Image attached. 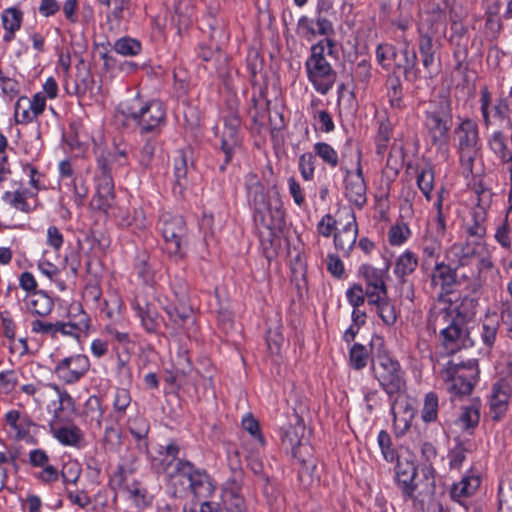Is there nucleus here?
Masks as SVG:
<instances>
[{
	"instance_id": "35",
	"label": "nucleus",
	"mask_w": 512,
	"mask_h": 512,
	"mask_svg": "<svg viewBox=\"0 0 512 512\" xmlns=\"http://www.w3.org/2000/svg\"><path fill=\"white\" fill-rule=\"evenodd\" d=\"M487 145L501 164L512 162V149L509 147L507 137L503 131H494L489 136Z\"/></svg>"
},
{
	"instance_id": "64",
	"label": "nucleus",
	"mask_w": 512,
	"mask_h": 512,
	"mask_svg": "<svg viewBox=\"0 0 512 512\" xmlns=\"http://www.w3.org/2000/svg\"><path fill=\"white\" fill-rule=\"evenodd\" d=\"M316 157L313 153H303L299 157L298 168L302 178L305 181H311L314 178Z\"/></svg>"
},
{
	"instance_id": "4",
	"label": "nucleus",
	"mask_w": 512,
	"mask_h": 512,
	"mask_svg": "<svg viewBox=\"0 0 512 512\" xmlns=\"http://www.w3.org/2000/svg\"><path fill=\"white\" fill-rule=\"evenodd\" d=\"M379 386L391 400L406 390L405 372L399 361L386 352L373 356L370 367Z\"/></svg>"
},
{
	"instance_id": "61",
	"label": "nucleus",
	"mask_w": 512,
	"mask_h": 512,
	"mask_svg": "<svg viewBox=\"0 0 512 512\" xmlns=\"http://www.w3.org/2000/svg\"><path fill=\"white\" fill-rule=\"evenodd\" d=\"M118 489L126 492L129 498L137 504L145 503L147 497V489L139 480H133L131 483H126Z\"/></svg>"
},
{
	"instance_id": "58",
	"label": "nucleus",
	"mask_w": 512,
	"mask_h": 512,
	"mask_svg": "<svg viewBox=\"0 0 512 512\" xmlns=\"http://www.w3.org/2000/svg\"><path fill=\"white\" fill-rule=\"evenodd\" d=\"M30 326L32 333L47 336L52 339H56L60 334L58 321L51 323L41 319H35L31 322Z\"/></svg>"
},
{
	"instance_id": "22",
	"label": "nucleus",
	"mask_w": 512,
	"mask_h": 512,
	"mask_svg": "<svg viewBox=\"0 0 512 512\" xmlns=\"http://www.w3.org/2000/svg\"><path fill=\"white\" fill-rule=\"evenodd\" d=\"M4 421L15 440H23L27 443L35 442V438L31 435V427L36 424L27 413L15 409L9 410L4 415Z\"/></svg>"
},
{
	"instance_id": "16",
	"label": "nucleus",
	"mask_w": 512,
	"mask_h": 512,
	"mask_svg": "<svg viewBox=\"0 0 512 512\" xmlns=\"http://www.w3.org/2000/svg\"><path fill=\"white\" fill-rule=\"evenodd\" d=\"M96 194L91 205L100 211L107 212L114 201V182L111 169L107 168L105 160L97 161Z\"/></svg>"
},
{
	"instance_id": "60",
	"label": "nucleus",
	"mask_w": 512,
	"mask_h": 512,
	"mask_svg": "<svg viewBox=\"0 0 512 512\" xmlns=\"http://www.w3.org/2000/svg\"><path fill=\"white\" fill-rule=\"evenodd\" d=\"M117 422H107L104 428L103 443L109 448H115L122 442V431Z\"/></svg>"
},
{
	"instance_id": "5",
	"label": "nucleus",
	"mask_w": 512,
	"mask_h": 512,
	"mask_svg": "<svg viewBox=\"0 0 512 512\" xmlns=\"http://www.w3.org/2000/svg\"><path fill=\"white\" fill-rule=\"evenodd\" d=\"M480 369L478 361L470 359L467 362H447L440 372L445 389L455 396L470 395L479 381Z\"/></svg>"
},
{
	"instance_id": "44",
	"label": "nucleus",
	"mask_w": 512,
	"mask_h": 512,
	"mask_svg": "<svg viewBox=\"0 0 512 512\" xmlns=\"http://www.w3.org/2000/svg\"><path fill=\"white\" fill-rule=\"evenodd\" d=\"M368 304L376 307V312L385 325L392 326L396 323L398 312L394 303L388 298V294L379 297L378 301L368 302Z\"/></svg>"
},
{
	"instance_id": "48",
	"label": "nucleus",
	"mask_w": 512,
	"mask_h": 512,
	"mask_svg": "<svg viewBox=\"0 0 512 512\" xmlns=\"http://www.w3.org/2000/svg\"><path fill=\"white\" fill-rule=\"evenodd\" d=\"M352 79L363 88H367L372 79V64L367 59L357 62L351 71Z\"/></svg>"
},
{
	"instance_id": "56",
	"label": "nucleus",
	"mask_w": 512,
	"mask_h": 512,
	"mask_svg": "<svg viewBox=\"0 0 512 512\" xmlns=\"http://www.w3.org/2000/svg\"><path fill=\"white\" fill-rule=\"evenodd\" d=\"M37 266H38V269L40 270V272L44 276H46L50 281L55 282L57 287L60 290H62V291L65 290V288H66L65 282L60 279V274H61L60 269L53 263L49 262L45 258V254L38 261Z\"/></svg>"
},
{
	"instance_id": "62",
	"label": "nucleus",
	"mask_w": 512,
	"mask_h": 512,
	"mask_svg": "<svg viewBox=\"0 0 512 512\" xmlns=\"http://www.w3.org/2000/svg\"><path fill=\"white\" fill-rule=\"evenodd\" d=\"M1 19L4 29L18 31L21 28L23 13L18 8L10 7L3 11Z\"/></svg>"
},
{
	"instance_id": "19",
	"label": "nucleus",
	"mask_w": 512,
	"mask_h": 512,
	"mask_svg": "<svg viewBox=\"0 0 512 512\" xmlns=\"http://www.w3.org/2000/svg\"><path fill=\"white\" fill-rule=\"evenodd\" d=\"M58 322L60 334L75 339L86 336L91 326L90 316L83 310L80 304L71 307L67 321Z\"/></svg>"
},
{
	"instance_id": "17",
	"label": "nucleus",
	"mask_w": 512,
	"mask_h": 512,
	"mask_svg": "<svg viewBox=\"0 0 512 512\" xmlns=\"http://www.w3.org/2000/svg\"><path fill=\"white\" fill-rule=\"evenodd\" d=\"M388 266L384 269H378L370 264H362L358 269V274L365 282V295L368 302H375L379 297L388 294L386 285V275Z\"/></svg>"
},
{
	"instance_id": "28",
	"label": "nucleus",
	"mask_w": 512,
	"mask_h": 512,
	"mask_svg": "<svg viewBox=\"0 0 512 512\" xmlns=\"http://www.w3.org/2000/svg\"><path fill=\"white\" fill-rule=\"evenodd\" d=\"M242 483L236 476L226 481L222 502L227 512H247L246 502L241 495Z\"/></svg>"
},
{
	"instance_id": "51",
	"label": "nucleus",
	"mask_w": 512,
	"mask_h": 512,
	"mask_svg": "<svg viewBox=\"0 0 512 512\" xmlns=\"http://www.w3.org/2000/svg\"><path fill=\"white\" fill-rule=\"evenodd\" d=\"M127 427L130 434L138 442L145 440L150 431L149 421L141 415L129 418L127 420Z\"/></svg>"
},
{
	"instance_id": "13",
	"label": "nucleus",
	"mask_w": 512,
	"mask_h": 512,
	"mask_svg": "<svg viewBox=\"0 0 512 512\" xmlns=\"http://www.w3.org/2000/svg\"><path fill=\"white\" fill-rule=\"evenodd\" d=\"M404 62H396L398 56V49L389 43H381L376 47V60L378 64L384 69L389 70L391 62L395 63V68H403L404 78L408 82H416L420 79V69L418 67V57L414 50H409L408 46L401 51Z\"/></svg>"
},
{
	"instance_id": "45",
	"label": "nucleus",
	"mask_w": 512,
	"mask_h": 512,
	"mask_svg": "<svg viewBox=\"0 0 512 512\" xmlns=\"http://www.w3.org/2000/svg\"><path fill=\"white\" fill-rule=\"evenodd\" d=\"M499 326L500 321L496 316H486L481 323L480 338L488 350L495 345Z\"/></svg>"
},
{
	"instance_id": "53",
	"label": "nucleus",
	"mask_w": 512,
	"mask_h": 512,
	"mask_svg": "<svg viewBox=\"0 0 512 512\" xmlns=\"http://www.w3.org/2000/svg\"><path fill=\"white\" fill-rule=\"evenodd\" d=\"M315 157L321 160L331 168H335L339 164V156L337 151L326 142H317L313 146Z\"/></svg>"
},
{
	"instance_id": "25",
	"label": "nucleus",
	"mask_w": 512,
	"mask_h": 512,
	"mask_svg": "<svg viewBox=\"0 0 512 512\" xmlns=\"http://www.w3.org/2000/svg\"><path fill=\"white\" fill-rule=\"evenodd\" d=\"M394 470L395 480L403 497L406 500L413 499L417 489V483L415 482V478L417 476L416 465L411 461H401L398 459Z\"/></svg>"
},
{
	"instance_id": "43",
	"label": "nucleus",
	"mask_w": 512,
	"mask_h": 512,
	"mask_svg": "<svg viewBox=\"0 0 512 512\" xmlns=\"http://www.w3.org/2000/svg\"><path fill=\"white\" fill-rule=\"evenodd\" d=\"M484 245L481 241H466L460 246L458 253V267L469 266L476 262L479 254L483 252Z\"/></svg>"
},
{
	"instance_id": "49",
	"label": "nucleus",
	"mask_w": 512,
	"mask_h": 512,
	"mask_svg": "<svg viewBox=\"0 0 512 512\" xmlns=\"http://www.w3.org/2000/svg\"><path fill=\"white\" fill-rule=\"evenodd\" d=\"M113 49L122 56L133 57L141 53L142 44L135 38L125 36L115 41Z\"/></svg>"
},
{
	"instance_id": "47",
	"label": "nucleus",
	"mask_w": 512,
	"mask_h": 512,
	"mask_svg": "<svg viewBox=\"0 0 512 512\" xmlns=\"http://www.w3.org/2000/svg\"><path fill=\"white\" fill-rule=\"evenodd\" d=\"M132 402L130 391L126 388H116L113 396V412L115 421L123 419Z\"/></svg>"
},
{
	"instance_id": "32",
	"label": "nucleus",
	"mask_w": 512,
	"mask_h": 512,
	"mask_svg": "<svg viewBox=\"0 0 512 512\" xmlns=\"http://www.w3.org/2000/svg\"><path fill=\"white\" fill-rule=\"evenodd\" d=\"M24 301L26 309L39 317L48 316L54 308L53 299L42 290L27 294Z\"/></svg>"
},
{
	"instance_id": "46",
	"label": "nucleus",
	"mask_w": 512,
	"mask_h": 512,
	"mask_svg": "<svg viewBox=\"0 0 512 512\" xmlns=\"http://www.w3.org/2000/svg\"><path fill=\"white\" fill-rule=\"evenodd\" d=\"M478 306L479 301L477 298L464 296L455 308H451V310L454 311V317L467 323L476 316Z\"/></svg>"
},
{
	"instance_id": "2",
	"label": "nucleus",
	"mask_w": 512,
	"mask_h": 512,
	"mask_svg": "<svg viewBox=\"0 0 512 512\" xmlns=\"http://www.w3.org/2000/svg\"><path fill=\"white\" fill-rule=\"evenodd\" d=\"M142 137L159 136L166 123V109L159 100L145 101L139 96L130 100L122 111Z\"/></svg>"
},
{
	"instance_id": "36",
	"label": "nucleus",
	"mask_w": 512,
	"mask_h": 512,
	"mask_svg": "<svg viewBox=\"0 0 512 512\" xmlns=\"http://www.w3.org/2000/svg\"><path fill=\"white\" fill-rule=\"evenodd\" d=\"M46 387L53 389L57 395V400L52 402L53 409V419L51 422L57 423L60 420L63 412L65 411H74L75 409V401L70 393L61 388L58 384L48 383Z\"/></svg>"
},
{
	"instance_id": "41",
	"label": "nucleus",
	"mask_w": 512,
	"mask_h": 512,
	"mask_svg": "<svg viewBox=\"0 0 512 512\" xmlns=\"http://www.w3.org/2000/svg\"><path fill=\"white\" fill-rule=\"evenodd\" d=\"M454 446L448 452L449 466L451 469H460L466 460L468 453L473 450V442L470 439L454 438Z\"/></svg>"
},
{
	"instance_id": "15",
	"label": "nucleus",
	"mask_w": 512,
	"mask_h": 512,
	"mask_svg": "<svg viewBox=\"0 0 512 512\" xmlns=\"http://www.w3.org/2000/svg\"><path fill=\"white\" fill-rule=\"evenodd\" d=\"M417 267V255L410 250H406L397 257L393 269L400 295L410 301H413L415 297V289L413 282L408 279V276L414 273Z\"/></svg>"
},
{
	"instance_id": "11",
	"label": "nucleus",
	"mask_w": 512,
	"mask_h": 512,
	"mask_svg": "<svg viewBox=\"0 0 512 512\" xmlns=\"http://www.w3.org/2000/svg\"><path fill=\"white\" fill-rule=\"evenodd\" d=\"M175 474L187 482V490L199 500L210 498L216 490L215 481L207 470L189 460L178 459Z\"/></svg>"
},
{
	"instance_id": "20",
	"label": "nucleus",
	"mask_w": 512,
	"mask_h": 512,
	"mask_svg": "<svg viewBox=\"0 0 512 512\" xmlns=\"http://www.w3.org/2000/svg\"><path fill=\"white\" fill-rule=\"evenodd\" d=\"M342 170L345 173V195L355 206L362 207L366 201V183L361 166V158L358 157L356 171L352 173L349 169Z\"/></svg>"
},
{
	"instance_id": "34",
	"label": "nucleus",
	"mask_w": 512,
	"mask_h": 512,
	"mask_svg": "<svg viewBox=\"0 0 512 512\" xmlns=\"http://www.w3.org/2000/svg\"><path fill=\"white\" fill-rule=\"evenodd\" d=\"M128 151L129 145L122 137H115L113 139V148L107 154L101 153L97 157L98 160H105L107 168L111 169L115 164L118 166L128 165Z\"/></svg>"
},
{
	"instance_id": "38",
	"label": "nucleus",
	"mask_w": 512,
	"mask_h": 512,
	"mask_svg": "<svg viewBox=\"0 0 512 512\" xmlns=\"http://www.w3.org/2000/svg\"><path fill=\"white\" fill-rule=\"evenodd\" d=\"M444 235H438L433 230L427 229L423 235L421 247L423 252L422 268H425L428 260L438 259L442 250L441 239Z\"/></svg>"
},
{
	"instance_id": "31",
	"label": "nucleus",
	"mask_w": 512,
	"mask_h": 512,
	"mask_svg": "<svg viewBox=\"0 0 512 512\" xmlns=\"http://www.w3.org/2000/svg\"><path fill=\"white\" fill-rule=\"evenodd\" d=\"M49 426L53 437L64 446H78L83 440L82 430L74 423L57 426L56 423L50 422Z\"/></svg>"
},
{
	"instance_id": "42",
	"label": "nucleus",
	"mask_w": 512,
	"mask_h": 512,
	"mask_svg": "<svg viewBox=\"0 0 512 512\" xmlns=\"http://www.w3.org/2000/svg\"><path fill=\"white\" fill-rule=\"evenodd\" d=\"M480 407L479 401H473L470 405L461 408V414L458 422L462 429L472 434L473 430L479 425L480 422Z\"/></svg>"
},
{
	"instance_id": "24",
	"label": "nucleus",
	"mask_w": 512,
	"mask_h": 512,
	"mask_svg": "<svg viewBox=\"0 0 512 512\" xmlns=\"http://www.w3.org/2000/svg\"><path fill=\"white\" fill-rule=\"evenodd\" d=\"M511 393V386L503 379L493 385L492 394L489 400V414L493 421L498 422L506 415Z\"/></svg>"
},
{
	"instance_id": "8",
	"label": "nucleus",
	"mask_w": 512,
	"mask_h": 512,
	"mask_svg": "<svg viewBox=\"0 0 512 512\" xmlns=\"http://www.w3.org/2000/svg\"><path fill=\"white\" fill-rule=\"evenodd\" d=\"M167 253L177 259H184L187 253L188 229L181 215L163 213L158 221Z\"/></svg>"
},
{
	"instance_id": "30",
	"label": "nucleus",
	"mask_w": 512,
	"mask_h": 512,
	"mask_svg": "<svg viewBox=\"0 0 512 512\" xmlns=\"http://www.w3.org/2000/svg\"><path fill=\"white\" fill-rule=\"evenodd\" d=\"M139 458L136 454L130 453L123 456L114 471L110 483L114 488H119L127 483L128 477L138 470Z\"/></svg>"
},
{
	"instance_id": "1",
	"label": "nucleus",
	"mask_w": 512,
	"mask_h": 512,
	"mask_svg": "<svg viewBox=\"0 0 512 512\" xmlns=\"http://www.w3.org/2000/svg\"><path fill=\"white\" fill-rule=\"evenodd\" d=\"M246 198L256 229L259 232L261 241L264 240V231H266V241L272 243L276 234L285 226V210L279 196L272 198L269 196L264 184L258 175L249 172L244 177Z\"/></svg>"
},
{
	"instance_id": "33",
	"label": "nucleus",
	"mask_w": 512,
	"mask_h": 512,
	"mask_svg": "<svg viewBox=\"0 0 512 512\" xmlns=\"http://www.w3.org/2000/svg\"><path fill=\"white\" fill-rule=\"evenodd\" d=\"M193 168V163H188V157L184 151H179L178 156L174 159V185L173 193L183 196L188 187L187 175L189 169Z\"/></svg>"
},
{
	"instance_id": "6",
	"label": "nucleus",
	"mask_w": 512,
	"mask_h": 512,
	"mask_svg": "<svg viewBox=\"0 0 512 512\" xmlns=\"http://www.w3.org/2000/svg\"><path fill=\"white\" fill-rule=\"evenodd\" d=\"M459 162L467 173H472L474 162L480 150L479 126L469 117L459 118L453 131Z\"/></svg>"
},
{
	"instance_id": "18",
	"label": "nucleus",
	"mask_w": 512,
	"mask_h": 512,
	"mask_svg": "<svg viewBox=\"0 0 512 512\" xmlns=\"http://www.w3.org/2000/svg\"><path fill=\"white\" fill-rule=\"evenodd\" d=\"M28 464L31 468L38 469L32 476L43 485H52L60 478L58 468L50 463V457L44 449L36 448L29 451Z\"/></svg>"
},
{
	"instance_id": "3",
	"label": "nucleus",
	"mask_w": 512,
	"mask_h": 512,
	"mask_svg": "<svg viewBox=\"0 0 512 512\" xmlns=\"http://www.w3.org/2000/svg\"><path fill=\"white\" fill-rule=\"evenodd\" d=\"M453 126V109L451 100L446 97L431 100L424 111L423 127L432 146L441 149L449 141Z\"/></svg>"
},
{
	"instance_id": "21",
	"label": "nucleus",
	"mask_w": 512,
	"mask_h": 512,
	"mask_svg": "<svg viewBox=\"0 0 512 512\" xmlns=\"http://www.w3.org/2000/svg\"><path fill=\"white\" fill-rule=\"evenodd\" d=\"M297 33L307 40L320 36H334L335 29L328 16L315 14L314 18L301 16L297 23Z\"/></svg>"
},
{
	"instance_id": "40",
	"label": "nucleus",
	"mask_w": 512,
	"mask_h": 512,
	"mask_svg": "<svg viewBox=\"0 0 512 512\" xmlns=\"http://www.w3.org/2000/svg\"><path fill=\"white\" fill-rule=\"evenodd\" d=\"M105 409L100 397L91 395L84 403L82 415L87 423L100 429Z\"/></svg>"
},
{
	"instance_id": "12",
	"label": "nucleus",
	"mask_w": 512,
	"mask_h": 512,
	"mask_svg": "<svg viewBox=\"0 0 512 512\" xmlns=\"http://www.w3.org/2000/svg\"><path fill=\"white\" fill-rule=\"evenodd\" d=\"M305 424L303 419L297 416L294 425H289L281 430V442L285 449L290 450L294 458L302 464L299 474L304 472H312L316 468L315 460L311 454L312 447L303 442L305 434Z\"/></svg>"
},
{
	"instance_id": "55",
	"label": "nucleus",
	"mask_w": 512,
	"mask_h": 512,
	"mask_svg": "<svg viewBox=\"0 0 512 512\" xmlns=\"http://www.w3.org/2000/svg\"><path fill=\"white\" fill-rule=\"evenodd\" d=\"M417 186L425 198L431 200L434 188V170L431 165L424 166L417 175Z\"/></svg>"
},
{
	"instance_id": "10",
	"label": "nucleus",
	"mask_w": 512,
	"mask_h": 512,
	"mask_svg": "<svg viewBox=\"0 0 512 512\" xmlns=\"http://www.w3.org/2000/svg\"><path fill=\"white\" fill-rule=\"evenodd\" d=\"M305 69L308 80L318 93L326 95L332 89L337 74L323 54L322 46H311Z\"/></svg>"
},
{
	"instance_id": "52",
	"label": "nucleus",
	"mask_w": 512,
	"mask_h": 512,
	"mask_svg": "<svg viewBox=\"0 0 512 512\" xmlns=\"http://www.w3.org/2000/svg\"><path fill=\"white\" fill-rule=\"evenodd\" d=\"M14 117L17 124H28L36 119L31 104H29V98L27 96H21L15 103Z\"/></svg>"
},
{
	"instance_id": "26",
	"label": "nucleus",
	"mask_w": 512,
	"mask_h": 512,
	"mask_svg": "<svg viewBox=\"0 0 512 512\" xmlns=\"http://www.w3.org/2000/svg\"><path fill=\"white\" fill-rule=\"evenodd\" d=\"M457 267L452 268L450 265L441 261L435 262L434 268L430 275L431 285L433 287H439L440 296H446L453 292V288L458 284L457 280Z\"/></svg>"
},
{
	"instance_id": "29",
	"label": "nucleus",
	"mask_w": 512,
	"mask_h": 512,
	"mask_svg": "<svg viewBox=\"0 0 512 512\" xmlns=\"http://www.w3.org/2000/svg\"><path fill=\"white\" fill-rule=\"evenodd\" d=\"M358 236V225L354 214H351V220L344 227L334 232L335 249L342 253V256L348 257L352 251Z\"/></svg>"
},
{
	"instance_id": "23",
	"label": "nucleus",
	"mask_w": 512,
	"mask_h": 512,
	"mask_svg": "<svg viewBox=\"0 0 512 512\" xmlns=\"http://www.w3.org/2000/svg\"><path fill=\"white\" fill-rule=\"evenodd\" d=\"M132 309L140 319L142 328L149 334H157L160 328L161 316L157 307L147 299L136 296L131 303Z\"/></svg>"
},
{
	"instance_id": "39",
	"label": "nucleus",
	"mask_w": 512,
	"mask_h": 512,
	"mask_svg": "<svg viewBox=\"0 0 512 512\" xmlns=\"http://www.w3.org/2000/svg\"><path fill=\"white\" fill-rule=\"evenodd\" d=\"M385 86L390 106L393 109L403 110L406 105L404 103L402 81L395 71L387 76Z\"/></svg>"
},
{
	"instance_id": "50",
	"label": "nucleus",
	"mask_w": 512,
	"mask_h": 512,
	"mask_svg": "<svg viewBox=\"0 0 512 512\" xmlns=\"http://www.w3.org/2000/svg\"><path fill=\"white\" fill-rule=\"evenodd\" d=\"M439 398L435 392H428L423 401L421 418L424 423L436 422L438 419Z\"/></svg>"
},
{
	"instance_id": "57",
	"label": "nucleus",
	"mask_w": 512,
	"mask_h": 512,
	"mask_svg": "<svg viewBox=\"0 0 512 512\" xmlns=\"http://www.w3.org/2000/svg\"><path fill=\"white\" fill-rule=\"evenodd\" d=\"M369 358L367 348L360 344L355 343L349 351V363L355 370H362L366 367Z\"/></svg>"
},
{
	"instance_id": "14",
	"label": "nucleus",
	"mask_w": 512,
	"mask_h": 512,
	"mask_svg": "<svg viewBox=\"0 0 512 512\" xmlns=\"http://www.w3.org/2000/svg\"><path fill=\"white\" fill-rule=\"evenodd\" d=\"M90 361L84 354H74L56 361L54 375L64 384L78 383L89 371Z\"/></svg>"
},
{
	"instance_id": "27",
	"label": "nucleus",
	"mask_w": 512,
	"mask_h": 512,
	"mask_svg": "<svg viewBox=\"0 0 512 512\" xmlns=\"http://www.w3.org/2000/svg\"><path fill=\"white\" fill-rule=\"evenodd\" d=\"M421 457L424 460V466L422 468V474L424 477V488L420 492V495L432 497L435 494V469L433 467V461L437 457L436 447L430 442H424L421 445Z\"/></svg>"
},
{
	"instance_id": "54",
	"label": "nucleus",
	"mask_w": 512,
	"mask_h": 512,
	"mask_svg": "<svg viewBox=\"0 0 512 512\" xmlns=\"http://www.w3.org/2000/svg\"><path fill=\"white\" fill-rule=\"evenodd\" d=\"M170 321L176 326H181L190 317L192 313L191 307L188 302H178V305H171L164 308Z\"/></svg>"
},
{
	"instance_id": "59",
	"label": "nucleus",
	"mask_w": 512,
	"mask_h": 512,
	"mask_svg": "<svg viewBox=\"0 0 512 512\" xmlns=\"http://www.w3.org/2000/svg\"><path fill=\"white\" fill-rule=\"evenodd\" d=\"M377 442L383 458L387 462H393L399 459L397 451L393 448L391 436L386 430H381L379 432Z\"/></svg>"
},
{
	"instance_id": "7",
	"label": "nucleus",
	"mask_w": 512,
	"mask_h": 512,
	"mask_svg": "<svg viewBox=\"0 0 512 512\" xmlns=\"http://www.w3.org/2000/svg\"><path fill=\"white\" fill-rule=\"evenodd\" d=\"M223 131L219 137V145L215 146V165L220 173H224L232 161L236 149L241 147V119L236 111H230L223 118Z\"/></svg>"
},
{
	"instance_id": "37",
	"label": "nucleus",
	"mask_w": 512,
	"mask_h": 512,
	"mask_svg": "<svg viewBox=\"0 0 512 512\" xmlns=\"http://www.w3.org/2000/svg\"><path fill=\"white\" fill-rule=\"evenodd\" d=\"M481 484V478L478 475L467 474L462 479L453 484L450 495L455 501L460 502L462 498H468L475 494Z\"/></svg>"
},
{
	"instance_id": "9",
	"label": "nucleus",
	"mask_w": 512,
	"mask_h": 512,
	"mask_svg": "<svg viewBox=\"0 0 512 512\" xmlns=\"http://www.w3.org/2000/svg\"><path fill=\"white\" fill-rule=\"evenodd\" d=\"M464 322L454 317L451 307L443 308L434 316V326L440 327L442 344L450 353L471 344Z\"/></svg>"
},
{
	"instance_id": "63",
	"label": "nucleus",
	"mask_w": 512,
	"mask_h": 512,
	"mask_svg": "<svg viewBox=\"0 0 512 512\" xmlns=\"http://www.w3.org/2000/svg\"><path fill=\"white\" fill-rule=\"evenodd\" d=\"M148 136L149 137L147 138V140L145 141V143L143 144V146L141 147V149L139 151V159L138 160H139V164L143 168L150 167L152 160L154 158L156 146H157V142L155 139L157 136H152V135H148Z\"/></svg>"
}]
</instances>
